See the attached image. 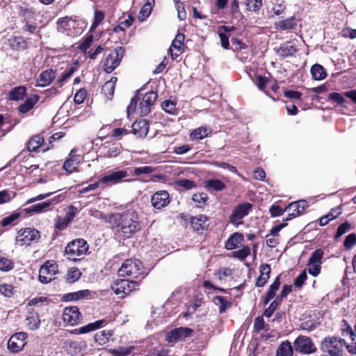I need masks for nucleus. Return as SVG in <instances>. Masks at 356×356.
Returning <instances> with one entry per match:
<instances>
[{
    "mask_svg": "<svg viewBox=\"0 0 356 356\" xmlns=\"http://www.w3.org/2000/svg\"><path fill=\"white\" fill-rule=\"evenodd\" d=\"M113 227L124 236L129 238L140 229L138 213L128 210L123 213H115Z\"/></svg>",
    "mask_w": 356,
    "mask_h": 356,
    "instance_id": "1",
    "label": "nucleus"
},
{
    "mask_svg": "<svg viewBox=\"0 0 356 356\" xmlns=\"http://www.w3.org/2000/svg\"><path fill=\"white\" fill-rule=\"evenodd\" d=\"M345 345L344 339L334 336H328L321 341L320 350L329 356H343Z\"/></svg>",
    "mask_w": 356,
    "mask_h": 356,
    "instance_id": "2",
    "label": "nucleus"
},
{
    "mask_svg": "<svg viewBox=\"0 0 356 356\" xmlns=\"http://www.w3.org/2000/svg\"><path fill=\"white\" fill-rule=\"evenodd\" d=\"M118 274L121 277H131L133 278L143 279L145 276L143 269V264L140 260L127 259L118 270Z\"/></svg>",
    "mask_w": 356,
    "mask_h": 356,
    "instance_id": "3",
    "label": "nucleus"
},
{
    "mask_svg": "<svg viewBox=\"0 0 356 356\" xmlns=\"http://www.w3.org/2000/svg\"><path fill=\"white\" fill-rule=\"evenodd\" d=\"M88 245L83 238L71 241L65 248V252L72 261L80 260L87 252Z\"/></svg>",
    "mask_w": 356,
    "mask_h": 356,
    "instance_id": "4",
    "label": "nucleus"
},
{
    "mask_svg": "<svg viewBox=\"0 0 356 356\" xmlns=\"http://www.w3.org/2000/svg\"><path fill=\"white\" fill-rule=\"evenodd\" d=\"M139 282L127 279L117 280L111 285V289L116 295L121 298L138 289Z\"/></svg>",
    "mask_w": 356,
    "mask_h": 356,
    "instance_id": "5",
    "label": "nucleus"
},
{
    "mask_svg": "<svg viewBox=\"0 0 356 356\" xmlns=\"http://www.w3.org/2000/svg\"><path fill=\"white\" fill-rule=\"evenodd\" d=\"M124 50L122 47H117L105 59L104 70L106 73H111L121 62L124 56Z\"/></svg>",
    "mask_w": 356,
    "mask_h": 356,
    "instance_id": "6",
    "label": "nucleus"
},
{
    "mask_svg": "<svg viewBox=\"0 0 356 356\" xmlns=\"http://www.w3.org/2000/svg\"><path fill=\"white\" fill-rule=\"evenodd\" d=\"M252 209V204L249 202H243L238 204L234 208L229 217V222L236 227H238L239 225L242 224L241 220L245 216H248Z\"/></svg>",
    "mask_w": 356,
    "mask_h": 356,
    "instance_id": "7",
    "label": "nucleus"
},
{
    "mask_svg": "<svg viewBox=\"0 0 356 356\" xmlns=\"http://www.w3.org/2000/svg\"><path fill=\"white\" fill-rule=\"evenodd\" d=\"M293 348L296 352L309 355L316 351V348L312 340L307 336L298 337L293 343Z\"/></svg>",
    "mask_w": 356,
    "mask_h": 356,
    "instance_id": "8",
    "label": "nucleus"
},
{
    "mask_svg": "<svg viewBox=\"0 0 356 356\" xmlns=\"http://www.w3.org/2000/svg\"><path fill=\"white\" fill-rule=\"evenodd\" d=\"M40 237V232L34 228H24L18 231L16 242L21 245H29L31 242H37Z\"/></svg>",
    "mask_w": 356,
    "mask_h": 356,
    "instance_id": "9",
    "label": "nucleus"
},
{
    "mask_svg": "<svg viewBox=\"0 0 356 356\" xmlns=\"http://www.w3.org/2000/svg\"><path fill=\"white\" fill-rule=\"evenodd\" d=\"M57 272L58 266L56 264L47 261L40 268L39 280L44 284L49 283L55 279Z\"/></svg>",
    "mask_w": 356,
    "mask_h": 356,
    "instance_id": "10",
    "label": "nucleus"
},
{
    "mask_svg": "<svg viewBox=\"0 0 356 356\" xmlns=\"http://www.w3.org/2000/svg\"><path fill=\"white\" fill-rule=\"evenodd\" d=\"M26 334L17 332L11 336L8 341V348L12 353L19 352L26 345Z\"/></svg>",
    "mask_w": 356,
    "mask_h": 356,
    "instance_id": "11",
    "label": "nucleus"
},
{
    "mask_svg": "<svg viewBox=\"0 0 356 356\" xmlns=\"http://www.w3.org/2000/svg\"><path fill=\"white\" fill-rule=\"evenodd\" d=\"M157 94L154 91L147 92L143 97L142 102L140 103L139 109L141 115H147L151 111L152 106L154 104Z\"/></svg>",
    "mask_w": 356,
    "mask_h": 356,
    "instance_id": "12",
    "label": "nucleus"
},
{
    "mask_svg": "<svg viewBox=\"0 0 356 356\" xmlns=\"http://www.w3.org/2000/svg\"><path fill=\"white\" fill-rule=\"evenodd\" d=\"M81 314L79 309L75 306L65 307L62 315L65 323L74 325L79 323Z\"/></svg>",
    "mask_w": 356,
    "mask_h": 356,
    "instance_id": "13",
    "label": "nucleus"
},
{
    "mask_svg": "<svg viewBox=\"0 0 356 356\" xmlns=\"http://www.w3.org/2000/svg\"><path fill=\"white\" fill-rule=\"evenodd\" d=\"M151 202L154 208L161 209L170 203L169 193L166 191H158L152 196Z\"/></svg>",
    "mask_w": 356,
    "mask_h": 356,
    "instance_id": "14",
    "label": "nucleus"
},
{
    "mask_svg": "<svg viewBox=\"0 0 356 356\" xmlns=\"http://www.w3.org/2000/svg\"><path fill=\"white\" fill-rule=\"evenodd\" d=\"M129 176L127 170H118L112 172L102 177L99 181L106 184H116L122 181V179Z\"/></svg>",
    "mask_w": 356,
    "mask_h": 356,
    "instance_id": "15",
    "label": "nucleus"
},
{
    "mask_svg": "<svg viewBox=\"0 0 356 356\" xmlns=\"http://www.w3.org/2000/svg\"><path fill=\"white\" fill-rule=\"evenodd\" d=\"M60 195L47 201L34 204L26 209V211L30 213H43L51 209L53 204L60 202Z\"/></svg>",
    "mask_w": 356,
    "mask_h": 356,
    "instance_id": "16",
    "label": "nucleus"
},
{
    "mask_svg": "<svg viewBox=\"0 0 356 356\" xmlns=\"http://www.w3.org/2000/svg\"><path fill=\"white\" fill-rule=\"evenodd\" d=\"M192 330L188 327H180L175 328L168 333L166 339L169 342L176 341L190 337Z\"/></svg>",
    "mask_w": 356,
    "mask_h": 356,
    "instance_id": "17",
    "label": "nucleus"
},
{
    "mask_svg": "<svg viewBox=\"0 0 356 356\" xmlns=\"http://www.w3.org/2000/svg\"><path fill=\"white\" fill-rule=\"evenodd\" d=\"M185 36L182 33L177 34L175 38L172 42L170 47V52L172 59H176L177 57L182 54L184 50V40Z\"/></svg>",
    "mask_w": 356,
    "mask_h": 356,
    "instance_id": "18",
    "label": "nucleus"
},
{
    "mask_svg": "<svg viewBox=\"0 0 356 356\" xmlns=\"http://www.w3.org/2000/svg\"><path fill=\"white\" fill-rule=\"evenodd\" d=\"M149 131V122L146 120H140L135 121L132 124V132L139 138H144L147 136Z\"/></svg>",
    "mask_w": 356,
    "mask_h": 356,
    "instance_id": "19",
    "label": "nucleus"
},
{
    "mask_svg": "<svg viewBox=\"0 0 356 356\" xmlns=\"http://www.w3.org/2000/svg\"><path fill=\"white\" fill-rule=\"evenodd\" d=\"M260 275L256 279L255 286L263 287L270 278V266L268 264H261L259 266Z\"/></svg>",
    "mask_w": 356,
    "mask_h": 356,
    "instance_id": "20",
    "label": "nucleus"
},
{
    "mask_svg": "<svg viewBox=\"0 0 356 356\" xmlns=\"http://www.w3.org/2000/svg\"><path fill=\"white\" fill-rule=\"evenodd\" d=\"M55 72L51 70H47L43 71L36 80V86L45 87L49 86L51 81L55 79Z\"/></svg>",
    "mask_w": 356,
    "mask_h": 356,
    "instance_id": "21",
    "label": "nucleus"
},
{
    "mask_svg": "<svg viewBox=\"0 0 356 356\" xmlns=\"http://www.w3.org/2000/svg\"><path fill=\"white\" fill-rule=\"evenodd\" d=\"M308 207V203L305 200H300L297 202H293L288 204L285 208L287 211H291V213H296V217L300 216L304 213L305 208Z\"/></svg>",
    "mask_w": 356,
    "mask_h": 356,
    "instance_id": "22",
    "label": "nucleus"
},
{
    "mask_svg": "<svg viewBox=\"0 0 356 356\" xmlns=\"http://www.w3.org/2000/svg\"><path fill=\"white\" fill-rule=\"evenodd\" d=\"M106 321L104 319L98 320L94 323H91L86 325L75 329L74 333L79 334L88 333L103 327Z\"/></svg>",
    "mask_w": 356,
    "mask_h": 356,
    "instance_id": "23",
    "label": "nucleus"
},
{
    "mask_svg": "<svg viewBox=\"0 0 356 356\" xmlns=\"http://www.w3.org/2000/svg\"><path fill=\"white\" fill-rule=\"evenodd\" d=\"M296 25L297 19L294 17L280 20L275 24V29L281 31L292 30L296 26Z\"/></svg>",
    "mask_w": 356,
    "mask_h": 356,
    "instance_id": "24",
    "label": "nucleus"
},
{
    "mask_svg": "<svg viewBox=\"0 0 356 356\" xmlns=\"http://www.w3.org/2000/svg\"><path fill=\"white\" fill-rule=\"evenodd\" d=\"M208 220L205 215H198L191 218V224L193 228L196 231L203 230L207 228Z\"/></svg>",
    "mask_w": 356,
    "mask_h": 356,
    "instance_id": "25",
    "label": "nucleus"
},
{
    "mask_svg": "<svg viewBox=\"0 0 356 356\" xmlns=\"http://www.w3.org/2000/svg\"><path fill=\"white\" fill-rule=\"evenodd\" d=\"M298 51L296 47L291 42H286L280 46L277 49V54L281 57H288L293 56Z\"/></svg>",
    "mask_w": 356,
    "mask_h": 356,
    "instance_id": "26",
    "label": "nucleus"
},
{
    "mask_svg": "<svg viewBox=\"0 0 356 356\" xmlns=\"http://www.w3.org/2000/svg\"><path fill=\"white\" fill-rule=\"evenodd\" d=\"M243 239L244 237L241 233L236 232L227 240L225 248L229 250L235 249L242 243Z\"/></svg>",
    "mask_w": 356,
    "mask_h": 356,
    "instance_id": "27",
    "label": "nucleus"
},
{
    "mask_svg": "<svg viewBox=\"0 0 356 356\" xmlns=\"http://www.w3.org/2000/svg\"><path fill=\"white\" fill-rule=\"evenodd\" d=\"M280 285V276H277L274 282L270 285L268 291L264 299V304L267 305L276 295Z\"/></svg>",
    "mask_w": 356,
    "mask_h": 356,
    "instance_id": "28",
    "label": "nucleus"
},
{
    "mask_svg": "<svg viewBox=\"0 0 356 356\" xmlns=\"http://www.w3.org/2000/svg\"><path fill=\"white\" fill-rule=\"evenodd\" d=\"M90 294V291L89 290H81L76 292L66 293L64 296V299L66 301L79 300L88 297Z\"/></svg>",
    "mask_w": 356,
    "mask_h": 356,
    "instance_id": "29",
    "label": "nucleus"
},
{
    "mask_svg": "<svg viewBox=\"0 0 356 356\" xmlns=\"http://www.w3.org/2000/svg\"><path fill=\"white\" fill-rule=\"evenodd\" d=\"M38 100V95H33V97L27 98L25 102L19 106V111L22 113L29 112Z\"/></svg>",
    "mask_w": 356,
    "mask_h": 356,
    "instance_id": "30",
    "label": "nucleus"
},
{
    "mask_svg": "<svg viewBox=\"0 0 356 356\" xmlns=\"http://www.w3.org/2000/svg\"><path fill=\"white\" fill-rule=\"evenodd\" d=\"M277 356H293V348L289 341H283L276 352Z\"/></svg>",
    "mask_w": 356,
    "mask_h": 356,
    "instance_id": "31",
    "label": "nucleus"
},
{
    "mask_svg": "<svg viewBox=\"0 0 356 356\" xmlns=\"http://www.w3.org/2000/svg\"><path fill=\"white\" fill-rule=\"evenodd\" d=\"M310 71L313 79L315 80H323L327 76L325 68L319 64L312 65Z\"/></svg>",
    "mask_w": 356,
    "mask_h": 356,
    "instance_id": "32",
    "label": "nucleus"
},
{
    "mask_svg": "<svg viewBox=\"0 0 356 356\" xmlns=\"http://www.w3.org/2000/svg\"><path fill=\"white\" fill-rule=\"evenodd\" d=\"M43 142L44 138L41 135H35L29 140L27 149L29 152H35L40 147Z\"/></svg>",
    "mask_w": 356,
    "mask_h": 356,
    "instance_id": "33",
    "label": "nucleus"
},
{
    "mask_svg": "<svg viewBox=\"0 0 356 356\" xmlns=\"http://www.w3.org/2000/svg\"><path fill=\"white\" fill-rule=\"evenodd\" d=\"M9 46L16 50L24 49L26 47V42L22 37L14 36L8 39Z\"/></svg>",
    "mask_w": 356,
    "mask_h": 356,
    "instance_id": "34",
    "label": "nucleus"
},
{
    "mask_svg": "<svg viewBox=\"0 0 356 356\" xmlns=\"http://www.w3.org/2000/svg\"><path fill=\"white\" fill-rule=\"evenodd\" d=\"M26 92V88L24 86H18L13 88L9 92V99L18 101L23 99Z\"/></svg>",
    "mask_w": 356,
    "mask_h": 356,
    "instance_id": "35",
    "label": "nucleus"
},
{
    "mask_svg": "<svg viewBox=\"0 0 356 356\" xmlns=\"http://www.w3.org/2000/svg\"><path fill=\"white\" fill-rule=\"evenodd\" d=\"M14 262L8 257L0 255V270L2 272H9L14 268Z\"/></svg>",
    "mask_w": 356,
    "mask_h": 356,
    "instance_id": "36",
    "label": "nucleus"
},
{
    "mask_svg": "<svg viewBox=\"0 0 356 356\" xmlns=\"http://www.w3.org/2000/svg\"><path fill=\"white\" fill-rule=\"evenodd\" d=\"M67 344L70 348L72 354H78L81 352L82 350L86 348V343L84 341H68Z\"/></svg>",
    "mask_w": 356,
    "mask_h": 356,
    "instance_id": "37",
    "label": "nucleus"
},
{
    "mask_svg": "<svg viewBox=\"0 0 356 356\" xmlns=\"http://www.w3.org/2000/svg\"><path fill=\"white\" fill-rule=\"evenodd\" d=\"M206 186L216 191H221L225 188V184L220 179H213L206 181Z\"/></svg>",
    "mask_w": 356,
    "mask_h": 356,
    "instance_id": "38",
    "label": "nucleus"
},
{
    "mask_svg": "<svg viewBox=\"0 0 356 356\" xmlns=\"http://www.w3.org/2000/svg\"><path fill=\"white\" fill-rule=\"evenodd\" d=\"M208 136V129L207 127H200L194 129L191 134V137L195 140H202Z\"/></svg>",
    "mask_w": 356,
    "mask_h": 356,
    "instance_id": "39",
    "label": "nucleus"
},
{
    "mask_svg": "<svg viewBox=\"0 0 356 356\" xmlns=\"http://www.w3.org/2000/svg\"><path fill=\"white\" fill-rule=\"evenodd\" d=\"M122 145L120 143L112 144L107 150L106 156L108 158H115L122 152Z\"/></svg>",
    "mask_w": 356,
    "mask_h": 356,
    "instance_id": "40",
    "label": "nucleus"
},
{
    "mask_svg": "<svg viewBox=\"0 0 356 356\" xmlns=\"http://www.w3.org/2000/svg\"><path fill=\"white\" fill-rule=\"evenodd\" d=\"M81 273L77 268H70L66 275V280L68 283H74L81 277Z\"/></svg>",
    "mask_w": 356,
    "mask_h": 356,
    "instance_id": "41",
    "label": "nucleus"
},
{
    "mask_svg": "<svg viewBox=\"0 0 356 356\" xmlns=\"http://www.w3.org/2000/svg\"><path fill=\"white\" fill-rule=\"evenodd\" d=\"M72 151L70 154V158H68L63 164V168L69 173H72L73 171H74L78 165V161L74 159V157L72 156Z\"/></svg>",
    "mask_w": 356,
    "mask_h": 356,
    "instance_id": "42",
    "label": "nucleus"
},
{
    "mask_svg": "<svg viewBox=\"0 0 356 356\" xmlns=\"http://www.w3.org/2000/svg\"><path fill=\"white\" fill-rule=\"evenodd\" d=\"M324 255V251L319 248L316 250L314 252H313L311 254V257L309 259V263L310 264H322V258Z\"/></svg>",
    "mask_w": 356,
    "mask_h": 356,
    "instance_id": "43",
    "label": "nucleus"
},
{
    "mask_svg": "<svg viewBox=\"0 0 356 356\" xmlns=\"http://www.w3.org/2000/svg\"><path fill=\"white\" fill-rule=\"evenodd\" d=\"M215 303L219 305V312L220 314L224 313L231 306L230 302L225 299L222 296H216Z\"/></svg>",
    "mask_w": 356,
    "mask_h": 356,
    "instance_id": "44",
    "label": "nucleus"
},
{
    "mask_svg": "<svg viewBox=\"0 0 356 356\" xmlns=\"http://www.w3.org/2000/svg\"><path fill=\"white\" fill-rule=\"evenodd\" d=\"M114 79L115 81H113V78H112L110 81H106L102 86V90L108 97L113 96L114 93L115 81L117 80V78L115 77Z\"/></svg>",
    "mask_w": 356,
    "mask_h": 356,
    "instance_id": "45",
    "label": "nucleus"
},
{
    "mask_svg": "<svg viewBox=\"0 0 356 356\" xmlns=\"http://www.w3.org/2000/svg\"><path fill=\"white\" fill-rule=\"evenodd\" d=\"M250 254V248L248 246L243 247L242 249L232 252L233 257L237 258L240 260L245 259Z\"/></svg>",
    "mask_w": 356,
    "mask_h": 356,
    "instance_id": "46",
    "label": "nucleus"
},
{
    "mask_svg": "<svg viewBox=\"0 0 356 356\" xmlns=\"http://www.w3.org/2000/svg\"><path fill=\"white\" fill-rule=\"evenodd\" d=\"M27 325L29 327L31 330H36L39 327L40 324V321L37 314L31 315L26 318Z\"/></svg>",
    "mask_w": 356,
    "mask_h": 356,
    "instance_id": "47",
    "label": "nucleus"
},
{
    "mask_svg": "<svg viewBox=\"0 0 356 356\" xmlns=\"http://www.w3.org/2000/svg\"><path fill=\"white\" fill-rule=\"evenodd\" d=\"M132 349H133L132 346H129V347L120 346L115 349H112V350H111V351L115 356H126L131 353Z\"/></svg>",
    "mask_w": 356,
    "mask_h": 356,
    "instance_id": "48",
    "label": "nucleus"
},
{
    "mask_svg": "<svg viewBox=\"0 0 356 356\" xmlns=\"http://www.w3.org/2000/svg\"><path fill=\"white\" fill-rule=\"evenodd\" d=\"M111 334L109 331L102 330L95 334V340L101 344L106 343L111 337Z\"/></svg>",
    "mask_w": 356,
    "mask_h": 356,
    "instance_id": "49",
    "label": "nucleus"
},
{
    "mask_svg": "<svg viewBox=\"0 0 356 356\" xmlns=\"http://www.w3.org/2000/svg\"><path fill=\"white\" fill-rule=\"evenodd\" d=\"M0 293L6 297L10 298L14 294V287L9 284H0Z\"/></svg>",
    "mask_w": 356,
    "mask_h": 356,
    "instance_id": "50",
    "label": "nucleus"
},
{
    "mask_svg": "<svg viewBox=\"0 0 356 356\" xmlns=\"http://www.w3.org/2000/svg\"><path fill=\"white\" fill-rule=\"evenodd\" d=\"M248 10L253 12H257L262 6V0H246Z\"/></svg>",
    "mask_w": 356,
    "mask_h": 356,
    "instance_id": "51",
    "label": "nucleus"
},
{
    "mask_svg": "<svg viewBox=\"0 0 356 356\" xmlns=\"http://www.w3.org/2000/svg\"><path fill=\"white\" fill-rule=\"evenodd\" d=\"M70 19L68 17L60 18L57 22V29L60 33H65L70 27Z\"/></svg>",
    "mask_w": 356,
    "mask_h": 356,
    "instance_id": "52",
    "label": "nucleus"
},
{
    "mask_svg": "<svg viewBox=\"0 0 356 356\" xmlns=\"http://www.w3.org/2000/svg\"><path fill=\"white\" fill-rule=\"evenodd\" d=\"M99 216H95V218L104 220L105 222L111 224L113 227L115 222V213L106 215L102 212L95 211Z\"/></svg>",
    "mask_w": 356,
    "mask_h": 356,
    "instance_id": "53",
    "label": "nucleus"
},
{
    "mask_svg": "<svg viewBox=\"0 0 356 356\" xmlns=\"http://www.w3.org/2000/svg\"><path fill=\"white\" fill-rule=\"evenodd\" d=\"M175 184L179 187H181L187 190L191 189L195 186V184L193 181L187 179H179L176 181Z\"/></svg>",
    "mask_w": 356,
    "mask_h": 356,
    "instance_id": "54",
    "label": "nucleus"
},
{
    "mask_svg": "<svg viewBox=\"0 0 356 356\" xmlns=\"http://www.w3.org/2000/svg\"><path fill=\"white\" fill-rule=\"evenodd\" d=\"M351 225L348 222H345L340 225L337 228L336 235L334 238L337 240L341 236H343L345 233H346L350 228Z\"/></svg>",
    "mask_w": 356,
    "mask_h": 356,
    "instance_id": "55",
    "label": "nucleus"
},
{
    "mask_svg": "<svg viewBox=\"0 0 356 356\" xmlns=\"http://www.w3.org/2000/svg\"><path fill=\"white\" fill-rule=\"evenodd\" d=\"M280 301L279 300V297H277L275 300H273L268 307L264 311V315L269 318L274 313L275 310L277 309L278 305L280 304Z\"/></svg>",
    "mask_w": 356,
    "mask_h": 356,
    "instance_id": "56",
    "label": "nucleus"
},
{
    "mask_svg": "<svg viewBox=\"0 0 356 356\" xmlns=\"http://www.w3.org/2000/svg\"><path fill=\"white\" fill-rule=\"evenodd\" d=\"M155 168L152 166H143L135 168L134 173L135 175L139 176L141 174H150L154 172Z\"/></svg>",
    "mask_w": 356,
    "mask_h": 356,
    "instance_id": "57",
    "label": "nucleus"
},
{
    "mask_svg": "<svg viewBox=\"0 0 356 356\" xmlns=\"http://www.w3.org/2000/svg\"><path fill=\"white\" fill-rule=\"evenodd\" d=\"M211 164L212 165H213V166H216V167H220V168H222L223 169L228 170L229 171H230V172H232L233 173H236L237 172L236 168L235 166L229 165L227 163L219 162V161H213V162L211 163Z\"/></svg>",
    "mask_w": 356,
    "mask_h": 356,
    "instance_id": "58",
    "label": "nucleus"
},
{
    "mask_svg": "<svg viewBox=\"0 0 356 356\" xmlns=\"http://www.w3.org/2000/svg\"><path fill=\"white\" fill-rule=\"evenodd\" d=\"M19 216V213H13L0 221V225L2 227H6L11 225L15 220H16Z\"/></svg>",
    "mask_w": 356,
    "mask_h": 356,
    "instance_id": "59",
    "label": "nucleus"
},
{
    "mask_svg": "<svg viewBox=\"0 0 356 356\" xmlns=\"http://www.w3.org/2000/svg\"><path fill=\"white\" fill-rule=\"evenodd\" d=\"M163 109L168 113H174L176 110V104L170 100H165L162 104Z\"/></svg>",
    "mask_w": 356,
    "mask_h": 356,
    "instance_id": "60",
    "label": "nucleus"
},
{
    "mask_svg": "<svg viewBox=\"0 0 356 356\" xmlns=\"http://www.w3.org/2000/svg\"><path fill=\"white\" fill-rule=\"evenodd\" d=\"M356 244V235L355 234H348L345 241L344 246L346 249L352 248Z\"/></svg>",
    "mask_w": 356,
    "mask_h": 356,
    "instance_id": "61",
    "label": "nucleus"
},
{
    "mask_svg": "<svg viewBox=\"0 0 356 356\" xmlns=\"http://www.w3.org/2000/svg\"><path fill=\"white\" fill-rule=\"evenodd\" d=\"M271 217H277L284 214V212L287 211L286 210L282 209L278 205H273L270 207L269 209Z\"/></svg>",
    "mask_w": 356,
    "mask_h": 356,
    "instance_id": "62",
    "label": "nucleus"
},
{
    "mask_svg": "<svg viewBox=\"0 0 356 356\" xmlns=\"http://www.w3.org/2000/svg\"><path fill=\"white\" fill-rule=\"evenodd\" d=\"M321 265L317 264H310L308 262V272L312 275L316 277L321 273Z\"/></svg>",
    "mask_w": 356,
    "mask_h": 356,
    "instance_id": "63",
    "label": "nucleus"
},
{
    "mask_svg": "<svg viewBox=\"0 0 356 356\" xmlns=\"http://www.w3.org/2000/svg\"><path fill=\"white\" fill-rule=\"evenodd\" d=\"M257 88L260 90L264 91L266 86L269 81V79L266 76L258 75V76H257Z\"/></svg>",
    "mask_w": 356,
    "mask_h": 356,
    "instance_id": "64",
    "label": "nucleus"
}]
</instances>
